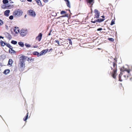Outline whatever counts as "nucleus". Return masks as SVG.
Listing matches in <instances>:
<instances>
[{"label": "nucleus", "instance_id": "46", "mask_svg": "<svg viewBox=\"0 0 132 132\" xmlns=\"http://www.w3.org/2000/svg\"><path fill=\"white\" fill-rule=\"evenodd\" d=\"M3 38H4V37H3L1 36H0V38L3 39Z\"/></svg>", "mask_w": 132, "mask_h": 132}, {"label": "nucleus", "instance_id": "32", "mask_svg": "<svg viewBox=\"0 0 132 132\" xmlns=\"http://www.w3.org/2000/svg\"><path fill=\"white\" fill-rule=\"evenodd\" d=\"M3 24V22L2 20L0 19V26L2 25Z\"/></svg>", "mask_w": 132, "mask_h": 132}, {"label": "nucleus", "instance_id": "50", "mask_svg": "<svg viewBox=\"0 0 132 132\" xmlns=\"http://www.w3.org/2000/svg\"><path fill=\"white\" fill-rule=\"evenodd\" d=\"M26 16H27V15H24V18H26Z\"/></svg>", "mask_w": 132, "mask_h": 132}, {"label": "nucleus", "instance_id": "21", "mask_svg": "<svg viewBox=\"0 0 132 132\" xmlns=\"http://www.w3.org/2000/svg\"><path fill=\"white\" fill-rule=\"evenodd\" d=\"M96 18H94L93 19H92L91 20V22L92 23H95L96 22H97V21L96 20V19H95Z\"/></svg>", "mask_w": 132, "mask_h": 132}, {"label": "nucleus", "instance_id": "2", "mask_svg": "<svg viewBox=\"0 0 132 132\" xmlns=\"http://www.w3.org/2000/svg\"><path fill=\"white\" fill-rule=\"evenodd\" d=\"M27 57L23 55L20 57L19 60V65L21 68H24L25 67L24 61L25 60L27 59Z\"/></svg>", "mask_w": 132, "mask_h": 132}, {"label": "nucleus", "instance_id": "31", "mask_svg": "<svg viewBox=\"0 0 132 132\" xmlns=\"http://www.w3.org/2000/svg\"><path fill=\"white\" fill-rule=\"evenodd\" d=\"M7 46L8 47L10 48V49H11V48H13L12 46H11L9 44H7Z\"/></svg>", "mask_w": 132, "mask_h": 132}, {"label": "nucleus", "instance_id": "42", "mask_svg": "<svg viewBox=\"0 0 132 132\" xmlns=\"http://www.w3.org/2000/svg\"><path fill=\"white\" fill-rule=\"evenodd\" d=\"M51 31L50 32H49V33L48 34V36H49L51 35Z\"/></svg>", "mask_w": 132, "mask_h": 132}, {"label": "nucleus", "instance_id": "17", "mask_svg": "<svg viewBox=\"0 0 132 132\" xmlns=\"http://www.w3.org/2000/svg\"><path fill=\"white\" fill-rule=\"evenodd\" d=\"M66 2V4L67 5V6L68 7L70 8V2L68 0H64Z\"/></svg>", "mask_w": 132, "mask_h": 132}, {"label": "nucleus", "instance_id": "18", "mask_svg": "<svg viewBox=\"0 0 132 132\" xmlns=\"http://www.w3.org/2000/svg\"><path fill=\"white\" fill-rule=\"evenodd\" d=\"M18 44H19V45L20 46L22 47H23L24 45V44H23V42H18Z\"/></svg>", "mask_w": 132, "mask_h": 132}, {"label": "nucleus", "instance_id": "28", "mask_svg": "<svg viewBox=\"0 0 132 132\" xmlns=\"http://www.w3.org/2000/svg\"><path fill=\"white\" fill-rule=\"evenodd\" d=\"M108 39L112 42H113L114 40V39L112 38H108Z\"/></svg>", "mask_w": 132, "mask_h": 132}, {"label": "nucleus", "instance_id": "14", "mask_svg": "<svg viewBox=\"0 0 132 132\" xmlns=\"http://www.w3.org/2000/svg\"><path fill=\"white\" fill-rule=\"evenodd\" d=\"M33 54L35 55H37V56H41V55H40V53H39L38 52L36 51L33 52Z\"/></svg>", "mask_w": 132, "mask_h": 132}, {"label": "nucleus", "instance_id": "6", "mask_svg": "<svg viewBox=\"0 0 132 132\" xmlns=\"http://www.w3.org/2000/svg\"><path fill=\"white\" fill-rule=\"evenodd\" d=\"M124 70H125V69H120V71L122 72H120V74H119V80L120 81H122V79L121 78V76L122 75L125 73V72L123 71Z\"/></svg>", "mask_w": 132, "mask_h": 132}, {"label": "nucleus", "instance_id": "23", "mask_svg": "<svg viewBox=\"0 0 132 132\" xmlns=\"http://www.w3.org/2000/svg\"><path fill=\"white\" fill-rule=\"evenodd\" d=\"M28 112H27V113L26 116L25 118H23V120H24V121H26L28 117Z\"/></svg>", "mask_w": 132, "mask_h": 132}, {"label": "nucleus", "instance_id": "37", "mask_svg": "<svg viewBox=\"0 0 132 132\" xmlns=\"http://www.w3.org/2000/svg\"><path fill=\"white\" fill-rule=\"evenodd\" d=\"M11 7L10 5H9L8 6H6V9H10V8Z\"/></svg>", "mask_w": 132, "mask_h": 132}, {"label": "nucleus", "instance_id": "4", "mask_svg": "<svg viewBox=\"0 0 132 132\" xmlns=\"http://www.w3.org/2000/svg\"><path fill=\"white\" fill-rule=\"evenodd\" d=\"M27 32V30L22 29L20 31V35L22 37H24L26 35Z\"/></svg>", "mask_w": 132, "mask_h": 132}, {"label": "nucleus", "instance_id": "41", "mask_svg": "<svg viewBox=\"0 0 132 132\" xmlns=\"http://www.w3.org/2000/svg\"><path fill=\"white\" fill-rule=\"evenodd\" d=\"M48 1V0H44V2L45 3H47V2Z\"/></svg>", "mask_w": 132, "mask_h": 132}, {"label": "nucleus", "instance_id": "5", "mask_svg": "<svg viewBox=\"0 0 132 132\" xmlns=\"http://www.w3.org/2000/svg\"><path fill=\"white\" fill-rule=\"evenodd\" d=\"M28 13L31 16L33 17H35V16L36 14L35 12L33 10H28Z\"/></svg>", "mask_w": 132, "mask_h": 132}, {"label": "nucleus", "instance_id": "40", "mask_svg": "<svg viewBox=\"0 0 132 132\" xmlns=\"http://www.w3.org/2000/svg\"><path fill=\"white\" fill-rule=\"evenodd\" d=\"M55 42L57 43L58 45H59V41H58L57 40H55Z\"/></svg>", "mask_w": 132, "mask_h": 132}, {"label": "nucleus", "instance_id": "36", "mask_svg": "<svg viewBox=\"0 0 132 132\" xmlns=\"http://www.w3.org/2000/svg\"><path fill=\"white\" fill-rule=\"evenodd\" d=\"M25 45L26 46L28 47H30V45L28 44H25Z\"/></svg>", "mask_w": 132, "mask_h": 132}, {"label": "nucleus", "instance_id": "33", "mask_svg": "<svg viewBox=\"0 0 132 132\" xmlns=\"http://www.w3.org/2000/svg\"><path fill=\"white\" fill-rule=\"evenodd\" d=\"M27 60L28 62H29V61H31L32 60L31 58H29L28 57H27Z\"/></svg>", "mask_w": 132, "mask_h": 132}, {"label": "nucleus", "instance_id": "29", "mask_svg": "<svg viewBox=\"0 0 132 132\" xmlns=\"http://www.w3.org/2000/svg\"><path fill=\"white\" fill-rule=\"evenodd\" d=\"M66 13V12H65V11H61V14H65Z\"/></svg>", "mask_w": 132, "mask_h": 132}, {"label": "nucleus", "instance_id": "52", "mask_svg": "<svg viewBox=\"0 0 132 132\" xmlns=\"http://www.w3.org/2000/svg\"><path fill=\"white\" fill-rule=\"evenodd\" d=\"M50 51L52 50V48L50 49Z\"/></svg>", "mask_w": 132, "mask_h": 132}, {"label": "nucleus", "instance_id": "27", "mask_svg": "<svg viewBox=\"0 0 132 132\" xmlns=\"http://www.w3.org/2000/svg\"><path fill=\"white\" fill-rule=\"evenodd\" d=\"M115 23H114V19H113L112 20L111 22V23L110 24L111 25H112L114 24Z\"/></svg>", "mask_w": 132, "mask_h": 132}, {"label": "nucleus", "instance_id": "44", "mask_svg": "<svg viewBox=\"0 0 132 132\" xmlns=\"http://www.w3.org/2000/svg\"><path fill=\"white\" fill-rule=\"evenodd\" d=\"M38 46L37 45H36V46H33V47L34 48H36V47H37Z\"/></svg>", "mask_w": 132, "mask_h": 132}, {"label": "nucleus", "instance_id": "19", "mask_svg": "<svg viewBox=\"0 0 132 132\" xmlns=\"http://www.w3.org/2000/svg\"><path fill=\"white\" fill-rule=\"evenodd\" d=\"M104 20V19H96L97 22H101Z\"/></svg>", "mask_w": 132, "mask_h": 132}, {"label": "nucleus", "instance_id": "26", "mask_svg": "<svg viewBox=\"0 0 132 132\" xmlns=\"http://www.w3.org/2000/svg\"><path fill=\"white\" fill-rule=\"evenodd\" d=\"M11 43L12 44L16 45L17 43V42L15 41L12 40L11 41Z\"/></svg>", "mask_w": 132, "mask_h": 132}, {"label": "nucleus", "instance_id": "48", "mask_svg": "<svg viewBox=\"0 0 132 132\" xmlns=\"http://www.w3.org/2000/svg\"><path fill=\"white\" fill-rule=\"evenodd\" d=\"M20 1H21L24 2L26 0H20Z\"/></svg>", "mask_w": 132, "mask_h": 132}, {"label": "nucleus", "instance_id": "45", "mask_svg": "<svg viewBox=\"0 0 132 132\" xmlns=\"http://www.w3.org/2000/svg\"><path fill=\"white\" fill-rule=\"evenodd\" d=\"M2 8H3L4 9V8H6V7H5V6L4 5H3V6H2Z\"/></svg>", "mask_w": 132, "mask_h": 132}, {"label": "nucleus", "instance_id": "43", "mask_svg": "<svg viewBox=\"0 0 132 132\" xmlns=\"http://www.w3.org/2000/svg\"><path fill=\"white\" fill-rule=\"evenodd\" d=\"M8 36H9V38H11V36L10 34H8Z\"/></svg>", "mask_w": 132, "mask_h": 132}, {"label": "nucleus", "instance_id": "10", "mask_svg": "<svg viewBox=\"0 0 132 132\" xmlns=\"http://www.w3.org/2000/svg\"><path fill=\"white\" fill-rule=\"evenodd\" d=\"M87 3H89V4L91 5L92 6L94 3V0H86Z\"/></svg>", "mask_w": 132, "mask_h": 132}, {"label": "nucleus", "instance_id": "9", "mask_svg": "<svg viewBox=\"0 0 132 132\" xmlns=\"http://www.w3.org/2000/svg\"><path fill=\"white\" fill-rule=\"evenodd\" d=\"M48 49H47L45 50H43L42 51H41L40 53V55L41 56L44 54H45L48 51Z\"/></svg>", "mask_w": 132, "mask_h": 132}, {"label": "nucleus", "instance_id": "7", "mask_svg": "<svg viewBox=\"0 0 132 132\" xmlns=\"http://www.w3.org/2000/svg\"><path fill=\"white\" fill-rule=\"evenodd\" d=\"M100 15V13L97 10H95V17L94 18L97 19L99 18Z\"/></svg>", "mask_w": 132, "mask_h": 132}, {"label": "nucleus", "instance_id": "15", "mask_svg": "<svg viewBox=\"0 0 132 132\" xmlns=\"http://www.w3.org/2000/svg\"><path fill=\"white\" fill-rule=\"evenodd\" d=\"M10 72L9 70L7 69L6 70L4 71V74L5 75H7Z\"/></svg>", "mask_w": 132, "mask_h": 132}, {"label": "nucleus", "instance_id": "13", "mask_svg": "<svg viewBox=\"0 0 132 132\" xmlns=\"http://www.w3.org/2000/svg\"><path fill=\"white\" fill-rule=\"evenodd\" d=\"M10 12V10H7L5 11L4 12V15L5 16H8L9 15V14Z\"/></svg>", "mask_w": 132, "mask_h": 132}, {"label": "nucleus", "instance_id": "1", "mask_svg": "<svg viewBox=\"0 0 132 132\" xmlns=\"http://www.w3.org/2000/svg\"><path fill=\"white\" fill-rule=\"evenodd\" d=\"M110 66L111 70L112 71L110 72L111 76L113 77V78L116 79L117 74V65L114 61L111 62L110 63Z\"/></svg>", "mask_w": 132, "mask_h": 132}, {"label": "nucleus", "instance_id": "11", "mask_svg": "<svg viewBox=\"0 0 132 132\" xmlns=\"http://www.w3.org/2000/svg\"><path fill=\"white\" fill-rule=\"evenodd\" d=\"M14 31L16 34H17L19 32V29L18 27H14Z\"/></svg>", "mask_w": 132, "mask_h": 132}, {"label": "nucleus", "instance_id": "39", "mask_svg": "<svg viewBox=\"0 0 132 132\" xmlns=\"http://www.w3.org/2000/svg\"><path fill=\"white\" fill-rule=\"evenodd\" d=\"M102 30V28H99L97 29V31H99Z\"/></svg>", "mask_w": 132, "mask_h": 132}, {"label": "nucleus", "instance_id": "12", "mask_svg": "<svg viewBox=\"0 0 132 132\" xmlns=\"http://www.w3.org/2000/svg\"><path fill=\"white\" fill-rule=\"evenodd\" d=\"M13 62V61L11 59H9L8 61V65H10V66H11Z\"/></svg>", "mask_w": 132, "mask_h": 132}, {"label": "nucleus", "instance_id": "16", "mask_svg": "<svg viewBox=\"0 0 132 132\" xmlns=\"http://www.w3.org/2000/svg\"><path fill=\"white\" fill-rule=\"evenodd\" d=\"M9 53H14L15 52L12 48L10 49L9 51Z\"/></svg>", "mask_w": 132, "mask_h": 132}, {"label": "nucleus", "instance_id": "8", "mask_svg": "<svg viewBox=\"0 0 132 132\" xmlns=\"http://www.w3.org/2000/svg\"><path fill=\"white\" fill-rule=\"evenodd\" d=\"M42 34L41 33H40L38 34V36H37L35 38V39L36 40L38 41V42H40L42 39Z\"/></svg>", "mask_w": 132, "mask_h": 132}, {"label": "nucleus", "instance_id": "38", "mask_svg": "<svg viewBox=\"0 0 132 132\" xmlns=\"http://www.w3.org/2000/svg\"><path fill=\"white\" fill-rule=\"evenodd\" d=\"M123 76H124V77H125V79H126L128 77V76L127 75H123Z\"/></svg>", "mask_w": 132, "mask_h": 132}, {"label": "nucleus", "instance_id": "22", "mask_svg": "<svg viewBox=\"0 0 132 132\" xmlns=\"http://www.w3.org/2000/svg\"><path fill=\"white\" fill-rule=\"evenodd\" d=\"M0 43L1 44V45L2 46H5V42H4L3 41H0Z\"/></svg>", "mask_w": 132, "mask_h": 132}, {"label": "nucleus", "instance_id": "3", "mask_svg": "<svg viewBox=\"0 0 132 132\" xmlns=\"http://www.w3.org/2000/svg\"><path fill=\"white\" fill-rule=\"evenodd\" d=\"M22 13L23 12L22 10L20 9H18L16 10H15L13 12V15L15 17H20L22 15Z\"/></svg>", "mask_w": 132, "mask_h": 132}, {"label": "nucleus", "instance_id": "34", "mask_svg": "<svg viewBox=\"0 0 132 132\" xmlns=\"http://www.w3.org/2000/svg\"><path fill=\"white\" fill-rule=\"evenodd\" d=\"M68 16V15L67 14H65V15H62V16H61L59 18H59L60 17H67Z\"/></svg>", "mask_w": 132, "mask_h": 132}, {"label": "nucleus", "instance_id": "35", "mask_svg": "<svg viewBox=\"0 0 132 132\" xmlns=\"http://www.w3.org/2000/svg\"><path fill=\"white\" fill-rule=\"evenodd\" d=\"M13 17L12 15H11L9 17V19L10 20H12L13 19Z\"/></svg>", "mask_w": 132, "mask_h": 132}, {"label": "nucleus", "instance_id": "53", "mask_svg": "<svg viewBox=\"0 0 132 132\" xmlns=\"http://www.w3.org/2000/svg\"><path fill=\"white\" fill-rule=\"evenodd\" d=\"M0 70H1V69H0Z\"/></svg>", "mask_w": 132, "mask_h": 132}, {"label": "nucleus", "instance_id": "49", "mask_svg": "<svg viewBox=\"0 0 132 132\" xmlns=\"http://www.w3.org/2000/svg\"><path fill=\"white\" fill-rule=\"evenodd\" d=\"M2 64L1 63H0V67H2Z\"/></svg>", "mask_w": 132, "mask_h": 132}, {"label": "nucleus", "instance_id": "30", "mask_svg": "<svg viewBox=\"0 0 132 132\" xmlns=\"http://www.w3.org/2000/svg\"><path fill=\"white\" fill-rule=\"evenodd\" d=\"M68 40L69 41V42L70 44H71V45H72V42L71 41V40L69 38L68 39Z\"/></svg>", "mask_w": 132, "mask_h": 132}, {"label": "nucleus", "instance_id": "20", "mask_svg": "<svg viewBox=\"0 0 132 132\" xmlns=\"http://www.w3.org/2000/svg\"><path fill=\"white\" fill-rule=\"evenodd\" d=\"M35 1H36V2L37 3V5L39 6L42 5V3H41L40 0H35Z\"/></svg>", "mask_w": 132, "mask_h": 132}, {"label": "nucleus", "instance_id": "24", "mask_svg": "<svg viewBox=\"0 0 132 132\" xmlns=\"http://www.w3.org/2000/svg\"><path fill=\"white\" fill-rule=\"evenodd\" d=\"M123 71H127V72L129 74V73L130 71V70L129 69H125V70H124Z\"/></svg>", "mask_w": 132, "mask_h": 132}, {"label": "nucleus", "instance_id": "51", "mask_svg": "<svg viewBox=\"0 0 132 132\" xmlns=\"http://www.w3.org/2000/svg\"><path fill=\"white\" fill-rule=\"evenodd\" d=\"M102 18H104V16H102Z\"/></svg>", "mask_w": 132, "mask_h": 132}, {"label": "nucleus", "instance_id": "25", "mask_svg": "<svg viewBox=\"0 0 132 132\" xmlns=\"http://www.w3.org/2000/svg\"><path fill=\"white\" fill-rule=\"evenodd\" d=\"M3 3L4 4H6L8 3V1L7 0H3Z\"/></svg>", "mask_w": 132, "mask_h": 132}, {"label": "nucleus", "instance_id": "47", "mask_svg": "<svg viewBox=\"0 0 132 132\" xmlns=\"http://www.w3.org/2000/svg\"><path fill=\"white\" fill-rule=\"evenodd\" d=\"M27 1L29 2H31L32 1V0H27Z\"/></svg>", "mask_w": 132, "mask_h": 132}]
</instances>
